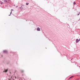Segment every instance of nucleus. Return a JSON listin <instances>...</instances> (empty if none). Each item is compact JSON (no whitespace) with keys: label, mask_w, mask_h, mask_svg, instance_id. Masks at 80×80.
<instances>
[{"label":"nucleus","mask_w":80,"mask_h":80,"mask_svg":"<svg viewBox=\"0 0 80 80\" xmlns=\"http://www.w3.org/2000/svg\"><path fill=\"white\" fill-rule=\"evenodd\" d=\"M16 7L17 8V7H18V6H16Z\"/></svg>","instance_id":"11"},{"label":"nucleus","mask_w":80,"mask_h":80,"mask_svg":"<svg viewBox=\"0 0 80 80\" xmlns=\"http://www.w3.org/2000/svg\"><path fill=\"white\" fill-rule=\"evenodd\" d=\"M22 72H23V71H22Z\"/></svg>","instance_id":"15"},{"label":"nucleus","mask_w":80,"mask_h":80,"mask_svg":"<svg viewBox=\"0 0 80 80\" xmlns=\"http://www.w3.org/2000/svg\"><path fill=\"white\" fill-rule=\"evenodd\" d=\"M7 71H8V70H5L4 71V72H7Z\"/></svg>","instance_id":"5"},{"label":"nucleus","mask_w":80,"mask_h":80,"mask_svg":"<svg viewBox=\"0 0 80 80\" xmlns=\"http://www.w3.org/2000/svg\"><path fill=\"white\" fill-rule=\"evenodd\" d=\"M4 2H7V1L4 0Z\"/></svg>","instance_id":"10"},{"label":"nucleus","mask_w":80,"mask_h":80,"mask_svg":"<svg viewBox=\"0 0 80 80\" xmlns=\"http://www.w3.org/2000/svg\"><path fill=\"white\" fill-rule=\"evenodd\" d=\"M79 15V14H78V15Z\"/></svg>","instance_id":"14"},{"label":"nucleus","mask_w":80,"mask_h":80,"mask_svg":"<svg viewBox=\"0 0 80 80\" xmlns=\"http://www.w3.org/2000/svg\"><path fill=\"white\" fill-rule=\"evenodd\" d=\"M11 10H13L12 9H11Z\"/></svg>","instance_id":"16"},{"label":"nucleus","mask_w":80,"mask_h":80,"mask_svg":"<svg viewBox=\"0 0 80 80\" xmlns=\"http://www.w3.org/2000/svg\"><path fill=\"white\" fill-rule=\"evenodd\" d=\"M28 5V3H26V5Z\"/></svg>","instance_id":"9"},{"label":"nucleus","mask_w":80,"mask_h":80,"mask_svg":"<svg viewBox=\"0 0 80 80\" xmlns=\"http://www.w3.org/2000/svg\"><path fill=\"white\" fill-rule=\"evenodd\" d=\"M73 77V76H72L71 77H70L69 78H72V77Z\"/></svg>","instance_id":"8"},{"label":"nucleus","mask_w":80,"mask_h":80,"mask_svg":"<svg viewBox=\"0 0 80 80\" xmlns=\"http://www.w3.org/2000/svg\"><path fill=\"white\" fill-rule=\"evenodd\" d=\"M73 4H74V5H75L76 4V3H75V2H73Z\"/></svg>","instance_id":"7"},{"label":"nucleus","mask_w":80,"mask_h":80,"mask_svg":"<svg viewBox=\"0 0 80 80\" xmlns=\"http://www.w3.org/2000/svg\"><path fill=\"white\" fill-rule=\"evenodd\" d=\"M0 4H1V5H2V4H3V3L2 2L0 1Z\"/></svg>","instance_id":"6"},{"label":"nucleus","mask_w":80,"mask_h":80,"mask_svg":"<svg viewBox=\"0 0 80 80\" xmlns=\"http://www.w3.org/2000/svg\"><path fill=\"white\" fill-rule=\"evenodd\" d=\"M79 40L78 39H77L76 40V43H78V42H79Z\"/></svg>","instance_id":"4"},{"label":"nucleus","mask_w":80,"mask_h":80,"mask_svg":"<svg viewBox=\"0 0 80 80\" xmlns=\"http://www.w3.org/2000/svg\"><path fill=\"white\" fill-rule=\"evenodd\" d=\"M3 52L4 53H8V51H7V50H4Z\"/></svg>","instance_id":"1"},{"label":"nucleus","mask_w":80,"mask_h":80,"mask_svg":"<svg viewBox=\"0 0 80 80\" xmlns=\"http://www.w3.org/2000/svg\"><path fill=\"white\" fill-rule=\"evenodd\" d=\"M10 15H11V14L9 15V16H10Z\"/></svg>","instance_id":"13"},{"label":"nucleus","mask_w":80,"mask_h":80,"mask_svg":"<svg viewBox=\"0 0 80 80\" xmlns=\"http://www.w3.org/2000/svg\"><path fill=\"white\" fill-rule=\"evenodd\" d=\"M37 30V31H40V29L39 28H38Z\"/></svg>","instance_id":"3"},{"label":"nucleus","mask_w":80,"mask_h":80,"mask_svg":"<svg viewBox=\"0 0 80 80\" xmlns=\"http://www.w3.org/2000/svg\"><path fill=\"white\" fill-rule=\"evenodd\" d=\"M12 11H11V12H10V14H11V13H12Z\"/></svg>","instance_id":"12"},{"label":"nucleus","mask_w":80,"mask_h":80,"mask_svg":"<svg viewBox=\"0 0 80 80\" xmlns=\"http://www.w3.org/2000/svg\"><path fill=\"white\" fill-rule=\"evenodd\" d=\"M23 6L24 7V6H25V5H21V7H20V8H22V9H23V8H22V6Z\"/></svg>","instance_id":"2"}]
</instances>
